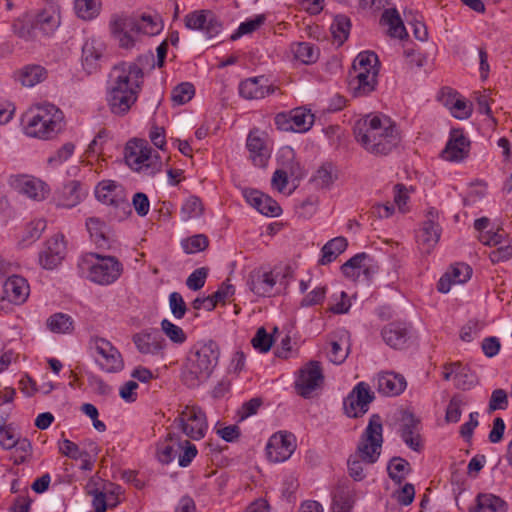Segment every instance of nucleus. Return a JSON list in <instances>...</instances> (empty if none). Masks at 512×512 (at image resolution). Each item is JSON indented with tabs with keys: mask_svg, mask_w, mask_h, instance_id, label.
<instances>
[{
	"mask_svg": "<svg viewBox=\"0 0 512 512\" xmlns=\"http://www.w3.org/2000/svg\"><path fill=\"white\" fill-rule=\"evenodd\" d=\"M253 347L260 352H268L273 344L272 336L267 333L264 327H260L251 341Z\"/></svg>",
	"mask_w": 512,
	"mask_h": 512,
	"instance_id": "59",
	"label": "nucleus"
},
{
	"mask_svg": "<svg viewBox=\"0 0 512 512\" xmlns=\"http://www.w3.org/2000/svg\"><path fill=\"white\" fill-rule=\"evenodd\" d=\"M208 272L209 269L206 267L194 270L186 280L187 287L193 291L200 290L205 285Z\"/></svg>",
	"mask_w": 512,
	"mask_h": 512,
	"instance_id": "60",
	"label": "nucleus"
},
{
	"mask_svg": "<svg viewBox=\"0 0 512 512\" xmlns=\"http://www.w3.org/2000/svg\"><path fill=\"white\" fill-rule=\"evenodd\" d=\"M9 186L20 195L35 201H44L50 194V187L42 179L28 174L11 175Z\"/></svg>",
	"mask_w": 512,
	"mask_h": 512,
	"instance_id": "11",
	"label": "nucleus"
},
{
	"mask_svg": "<svg viewBox=\"0 0 512 512\" xmlns=\"http://www.w3.org/2000/svg\"><path fill=\"white\" fill-rule=\"evenodd\" d=\"M350 19L345 15H337L331 24V33L338 46L342 45L348 38L350 32Z\"/></svg>",
	"mask_w": 512,
	"mask_h": 512,
	"instance_id": "46",
	"label": "nucleus"
},
{
	"mask_svg": "<svg viewBox=\"0 0 512 512\" xmlns=\"http://www.w3.org/2000/svg\"><path fill=\"white\" fill-rule=\"evenodd\" d=\"M438 219V210L430 208L427 211L425 221L416 234V241L422 253L429 254L439 242L441 227Z\"/></svg>",
	"mask_w": 512,
	"mask_h": 512,
	"instance_id": "13",
	"label": "nucleus"
},
{
	"mask_svg": "<svg viewBox=\"0 0 512 512\" xmlns=\"http://www.w3.org/2000/svg\"><path fill=\"white\" fill-rule=\"evenodd\" d=\"M387 471L391 480L400 485L410 473L411 467L407 460L401 457H393L388 463Z\"/></svg>",
	"mask_w": 512,
	"mask_h": 512,
	"instance_id": "45",
	"label": "nucleus"
},
{
	"mask_svg": "<svg viewBox=\"0 0 512 512\" xmlns=\"http://www.w3.org/2000/svg\"><path fill=\"white\" fill-rule=\"evenodd\" d=\"M3 292L10 302L22 304L29 296L30 288L25 278L13 275L4 282Z\"/></svg>",
	"mask_w": 512,
	"mask_h": 512,
	"instance_id": "29",
	"label": "nucleus"
},
{
	"mask_svg": "<svg viewBox=\"0 0 512 512\" xmlns=\"http://www.w3.org/2000/svg\"><path fill=\"white\" fill-rule=\"evenodd\" d=\"M43 8L26 13L17 18L12 25L13 32L24 40H33L37 34H53L61 23L60 6L55 0H44Z\"/></svg>",
	"mask_w": 512,
	"mask_h": 512,
	"instance_id": "3",
	"label": "nucleus"
},
{
	"mask_svg": "<svg viewBox=\"0 0 512 512\" xmlns=\"http://www.w3.org/2000/svg\"><path fill=\"white\" fill-rule=\"evenodd\" d=\"M470 151V140L465 136L462 129H452L449 140L442 152L445 160L460 162L468 157Z\"/></svg>",
	"mask_w": 512,
	"mask_h": 512,
	"instance_id": "22",
	"label": "nucleus"
},
{
	"mask_svg": "<svg viewBox=\"0 0 512 512\" xmlns=\"http://www.w3.org/2000/svg\"><path fill=\"white\" fill-rule=\"evenodd\" d=\"M368 408V406L360 403L354 396L348 395L344 399V411L348 417H360L368 411Z\"/></svg>",
	"mask_w": 512,
	"mask_h": 512,
	"instance_id": "56",
	"label": "nucleus"
},
{
	"mask_svg": "<svg viewBox=\"0 0 512 512\" xmlns=\"http://www.w3.org/2000/svg\"><path fill=\"white\" fill-rule=\"evenodd\" d=\"M133 343L141 354L163 355L167 346L165 339L157 329L143 330L132 337Z\"/></svg>",
	"mask_w": 512,
	"mask_h": 512,
	"instance_id": "20",
	"label": "nucleus"
},
{
	"mask_svg": "<svg viewBox=\"0 0 512 512\" xmlns=\"http://www.w3.org/2000/svg\"><path fill=\"white\" fill-rule=\"evenodd\" d=\"M101 10V0H75V11L83 20L95 18Z\"/></svg>",
	"mask_w": 512,
	"mask_h": 512,
	"instance_id": "48",
	"label": "nucleus"
},
{
	"mask_svg": "<svg viewBox=\"0 0 512 512\" xmlns=\"http://www.w3.org/2000/svg\"><path fill=\"white\" fill-rule=\"evenodd\" d=\"M74 150L75 145L72 142H67L48 158V163L54 166L60 165L73 155Z\"/></svg>",
	"mask_w": 512,
	"mask_h": 512,
	"instance_id": "61",
	"label": "nucleus"
},
{
	"mask_svg": "<svg viewBox=\"0 0 512 512\" xmlns=\"http://www.w3.org/2000/svg\"><path fill=\"white\" fill-rule=\"evenodd\" d=\"M382 430L380 416L372 415L357 447V453L362 461L373 464L378 460L383 443Z\"/></svg>",
	"mask_w": 512,
	"mask_h": 512,
	"instance_id": "9",
	"label": "nucleus"
},
{
	"mask_svg": "<svg viewBox=\"0 0 512 512\" xmlns=\"http://www.w3.org/2000/svg\"><path fill=\"white\" fill-rule=\"evenodd\" d=\"M198 451L194 444L189 440L177 441L178 464L181 467H187L196 457Z\"/></svg>",
	"mask_w": 512,
	"mask_h": 512,
	"instance_id": "50",
	"label": "nucleus"
},
{
	"mask_svg": "<svg viewBox=\"0 0 512 512\" xmlns=\"http://www.w3.org/2000/svg\"><path fill=\"white\" fill-rule=\"evenodd\" d=\"M380 25L388 27L387 33L394 38L403 39L407 32L399 12L395 8L385 9L380 18Z\"/></svg>",
	"mask_w": 512,
	"mask_h": 512,
	"instance_id": "36",
	"label": "nucleus"
},
{
	"mask_svg": "<svg viewBox=\"0 0 512 512\" xmlns=\"http://www.w3.org/2000/svg\"><path fill=\"white\" fill-rule=\"evenodd\" d=\"M83 263L89 265L88 278L100 285L114 283L123 272V265L113 256L90 253L83 258Z\"/></svg>",
	"mask_w": 512,
	"mask_h": 512,
	"instance_id": "8",
	"label": "nucleus"
},
{
	"mask_svg": "<svg viewBox=\"0 0 512 512\" xmlns=\"http://www.w3.org/2000/svg\"><path fill=\"white\" fill-rule=\"evenodd\" d=\"M174 424L187 437L200 440L205 437L208 430L207 417L201 407L186 405L174 420Z\"/></svg>",
	"mask_w": 512,
	"mask_h": 512,
	"instance_id": "10",
	"label": "nucleus"
},
{
	"mask_svg": "<svg viewBox=\"0 0 512 512\" xmlns=\"http://www.w3.org/2000/svg\"><path fill=\"white\" fill-rule=\"evenodd\" d=\"M185 27L189 30H201L208 38L217 36L222 29L220 21L210 10H195L184 17Z\"/></svg>",
	"mask_w": 512,
	"mask_h": 512,
	"instance_id": "16",
	"label": "nucleus"
},
{
	"mask_svg": "<svg viewBox=\"0 0 512 512\" xmlns=\"http://www.w3.org/2000/svg\"><path fill=\"white\" fill-rule=\"evenodd\" d=\"M152 63L153 53L137 58L136 62H121L111 69L106 84V101L114 115H126L137 102L143 82V65Z\"/></svg>",
	"mask_w": 512,
	"mask_h": 512,
	"instance_id": "1",
	"label": "nucleus"
},
{
	"mask_svg": "<svg viewBox=\"0 0 512 512\" xmlns=\"http://www.w3.org/2000/svg\"><path fill=\"white\" fill-rule=\"evenodd\" d=\"M274 91L275 88L268 84L264 76L248 78L239 84V94L247 100L262 99Z\"/></svg>",
	"mask_w": 512,
	"mask_h": 512,
	"instance_id": "24",
	"label": "nucleus"
},
{
	"mask_svg": "<svg viewBox=\"0 0 512 512\" xmlns=\"http://www.w3.org/2000/svg\"><path fill=\"white\" fill-rule=\"evenodd\" d=\"M208 239L203 234L194 235L183 242V249L188 254L203 251L208 247Z\"/></svg>",
	"mask_w": 512,
	"mask_h": 512,
	"instance_id": "57",
	"label": "nucleus"
},
{
	"mask_svg": "<svg viewBox=\"0 0 512 512\" xmlns=\"http://www.w3.org/2000/svg\"><path fill=\"white\" fill-rule=\"evenodd\" d=\"M314 120V114L305 107H297L289 112H280L274 118L278 129L299 133L308 131L312 127Z\"/></svg>",
	"mask_w": 512,
	"mask_h": 512,
	"instance_id": "12",
	"label": "nucleus"
},
{
	"mask_svg": "<svg viewBox=\"0 0 512 512\" xmlns=\"http://www.w3.org/2000/svg\"><path fill=\"white\" fill-rule=\"evenodd\" d=\"M110 30L121 47L130 48L134 45L135 40L131 34L136 31L133 18L113 15L110 21Z\"/></svg>",
	"mask_w": 512,
	"mask_h": 512,
	"instance_id": "25",
	"label": "nucleus"
},
{
	"mask_svg": "<svg viewBox=\"0 0 512 512\" xmlns=\"http://www.w3.org/2000/svg\"><path fill=\"white\" fill-rule=\"evenodd\" d=\"M403 375L395 372H380L377 376V390L385 396H397L406 388Z\"/></svg>",
	"mask_w": 512,
	"mask_h": 512,
	"instance_id": "28",
	"label": "nucleus"
},
{
	"mask_svg": "<svg viewBox=\"0 0 512 512\" xmlns=\"http://www.w3.org/2000/svg\"><path fill=\"white\" fill-rule=\"evenodd\" d=\"M357 142L374 155L389 154L400 142L395 123L387 116L368 114L354 125Z\"/></svg>",
	"mask_w": 512,
	"mask_h": 512,
	"instance_id": "2",
	"label": "nucleus"
},
{
	"mask_svg": "<svg viewBox=\"0 0 512 512\" xmlns=\"http://www.w3.org/2000/svg\"><path fill=\"white\" fill-rule=\"evenodd\" d=\"M15 79L25 87H33L45 80L47 71L40 65L30 64L15 72Z\"/></svg>",
	"mask_w": 512,
	"mask_h": 512,
	"instance_id": "38",
	"label": "nucleus"
},
{
	"mask_svg": "<svg viewBox=\"0 0 512 512\" xmlns=\"http://www.w3.org/2000/svg\"><path fill=\"white\" fill-rule=\"evenodd\" d=\"M45 228L46 221L43 219H36L29 222L23 230L20 243L23 246H27L35 242L41 237Z\"/></svg>",
	"mask_w": 512,
	"mask_h": 512,
	"instance_id": "47",
	"label": "nucleus"
},
{
	"mask_svg": "<svg viewBox=\"0 0 512 512\" xmlns=\"http://www.w3.org/2000/svg\"><path fill=\"white\" fill-rule=\"evenodd\" d=\"M277 283V275L268 267L260 266L253 269L247 278V285L257 296H271Z\"/></svg>",
	"mask_w": 512,
	"mask_h": 512,
	"instance_id": "19",
	"label": "nucleus"
},
{
	"mask_svg": "<svg viewBox=\"0 0 512 512\" xmlns=\"http://www.w3.org/2000/svg\"><path fill=\"white\" fill-rule=\"evenodd\" d=\"M400 436L405 444L414 451H421L423 445L419 434V420L413 415L404 418Z\"/></svg>",
	"mask_w": 512,
	"mask_h": 512,
	"instance_id": "32",
	"label": "nucleus"
},
{
	"mask_svg": "<svg viewBox=\"0 0 512 512\" xmlns=\"http://www.w3.org/2000/svg\"><path fill=\"white\" fill-rule=\"evenodd\" d=\"M338 179V170L331 162L323 163L315 172L312 181L317 187L330 188Z\"/></svg>",
	"mask_w": 512,
	"mask_h": 512,
	"instance_id": "43",
	"label": "nucleus"
},
{
	"mask_svg": "<svg viewBox=\"0 0 512 512\" xmlns=\"http://www.w3.org/2000/svg\"><path fill=\"white\" fill-rule=\"evenodd\" d=\"M180 439L175 438L172 434L157 444L156 457L162 464L171 463L177 456V441Z\"/></svg>",
	"mask_w": 512,
	"mask_h": 512,
	"instance_id": "44",
	"label": "nucleus"
},
{
	"mask_svg": "<svg viewBox=\"0 0 512 512\" xmlns=\"http://www.w3.org/2000/svg\"><path fill=\"white\" fill-rule=\"evenodd\" d=\"M103 44L95 39L87 40L82 47V66L87 74L95 73L103 55Z\"/></svg>",
	"mask_w": 512,
	"mask_h": 512,
	"instance_id": "30",
	"label": "nucleus"
},
{
	"mask_svg": "<svg viewBox=\"0 0 512 512\" xmlns=\"http://www.w3.org/2000/svg\"><path fill=\"white\" fill-rule=\"evenodd\" d=\"M59 451L61 454L74 460L82 459L83 457L88 456L86 452L80 450L77 444L68 439H64L63 441L59 442Z\"/></svg>",
	"mask_w": 512,
	"mask_h": 512,
	"instance_id": "63",
	"label": "nucleus"
},
{
	"mask_svg": "<svg viewBox=\"0 0 512 512\" xmlns=\"http://www.w3.org/2000/svg\"><path fill=\"white\" fill-rule=\"evenodd\" d=\"M379 67V59L374 52L364 51L357 55L349 74V89L354 97L367 96L376 89Z\"/></svg>",
	"mask_w": 512,
	"mask_h": 512,
	"instance_id": "6",
	"label": "nucleus"
},
{
	"mask_svg": "<svg viewBox=\"0 0 512 512\" xmlns=\"http://www.w3.org/2000/svg\"><path fill=\"white\" fill-rule=\"evenodd\" d=\"M246 146L253 164L257 167L266 166L270 157V151L265 138L258 130L249 133Z\"/></svg>",
	"mask_w": 512,
	"mask_h": 512,
	"instance_id": "27",
	"label": "nucleus"
},
{
	"mask_svg": "<svg viewBox=\"0 0 512 512\" xmlns=\"http://www.w3.org/2000/svg\"><path fill=\"white\" fill-rule=\"evenodd\" d=\"M507 503L491 493H479L475 499V505L469 508V512H506Z\"/></svg>",
	"mask_w": 512,
	"mask_h": 512,
	"instance_id": "34",
	"label": "nucleus"
},
{
	"mask_svg": "<svg viewBox=\"0 0 512 512\" xmlns=\"http://www.w3.org/2000/svg\"><path fill=\"white\" fill-rule=\"evenodd\" d=\"M348 246L346 238L339 236L331 239L322 247L320 264L326 265L333 262Z\"/></svg>",
	"mask_w": 512,
	"mask_h": 512,
	"instance_id": "40",
	"label": "nucleus"
},
{
	"mask_svg": "<svg viewBox=\"0 0 512 512\" xmlns=\"http://www.w3.org/2000/svg\"><path fill=\"white\" fill-rule=\"evenodd\" d=\"M202 212L203 206L201 200L198 197L191 196L181 207V218L184 221H188L201 216Z\"/></svg>",
	"mask_w": 512,
	"mask_h": 512,
	"instance_id": "51",
	"label": "nucleus"
},
{
	"mask_svg": "<svg viewBox=\"0 0 512 512\" xmlns=\"http://www.w3.org/2000/svg\"><path fill=\"white\" fill-rule=\"evenodd\" d=\"M323 381L322 368L319 362L311 361L300 370L296 381V389L300 396L309 398L312 392Z\"/></svg>",
	"mask_w": 512,
	"mask_h": 512,
	"instance_id": "21",
	"label": "nucleus"
},
{
	"mask_svg": "<svg viewBox=\"0 0 512 512\" xmlns=\"http://www.w3.org/2000/svg\"><path fill=\"white\" fill-rule=\"evenodd\" d=\"M161 330L162 332L169 338L170 341H172L175 344H183L187 336L183 329L174 323H172L168 319H163L161 321Z\"/></svg>",
	"mask_w": 512,
	"mask_h": 512,
	"instance_id": "52",
	"label": "nucleus"
},
{
	"mask_svg": "<svg viewBox=\"0 0 512 512\" xmlns=\"http://www.w3.org/2000/svg\"><path fill=\"white\" fill-rule=\"evenodd\" d=\"M464 404L465 402L460 395H454L447 406L445 420L449 423H457L460 420L461 407Z\"/></svg>",
	"mask_w": 512,
	"mask_h": 512,
	"instance_id": "55",
	"label": "nucleus"
},
{
	"mask_svg": "<svg viewBox=\"0 0 512 512\" xmlns=\"http://www.w3.org/2000/svg\"><path fill=\"white\" fill-rule=\"evenodd\" d=\"M95 196L103 204L123 211L130 207L124 188L112 180L101 181L95 188Z\"/></svg>",
	"mask_w": 512,
	"mask_h": 512,
	"instance_id": "17",
	"label": "nucleus"
},
{
	"mask_svg": "<svg viewBox=\"0 0 512 512\" xmlns=\"http://www.w3.org/2000/svg\"><path fill=\"white\" fill-rule=\"evenodd\" d=\"M86 227L92 241L98 248H109V240L106 236V225L99 218L91 217L86 221Z\"/></svg>",
	"mask_w": 512,
	"mask_h": 512,
	"instance_id": "42",
	"label": "nucleus"
},
{
	"mask_svg": "<svg viewBox=\"0 0 512 512\" xmlns=\"http://www.w3.org/2000/svg\"><path fill=\"white\" fill-rule=\"evenodd\" d=\"M341 271L345 277L356 281L361 275L365 279H370L378 271V265L372 257L362 252L354 255L341 266Z\"/></svg>",
	"mask_w": 512,
	"mask_h": 512,
	"instance_id": "18",
	"label": "nucleus"
},
{
	"mask_svg": "<svg viewBox=\"0 0 512 512\" xmlns=\"http://www.w3.org/2000/svg\"><path fill=\"white\" fill-rule=\"evenodd\" d=\"M26 135L42 140H49L65 128L63 112L54 104L38 105L28 111L23 119Z\"/></svg>",
	"mask_w": 512,
	"mask_h": 512,
	"instance_id": "4",
	"label": "nucleus"
},
{
	"mask_svg": "<svg viewBox=\"0 0 512 512\" xmlns=\"http://www.w3.org/2000/svg\"><path fill=\"white\" fill-rule=\"evenodd\" d=\"M296 448L295 436L287 432H277L273 434L267 445L266 454L269 461L274 463L288 460Z\"/></svg>",
	"mask_w": 512,
	"mask_h": 512,
	"instance_id": "15",
	"label": "nucleus"
},
{
	"mask_svg": "<svg viewBox=\"0 0 512 512\" xmlns=\"http://www.w3.org/2000/svg\"><path fill=\"white\" fill-rule=\"evenodd\" d=\"M392 496L396 499V501L403 505H410L415 497V488L411 483H406L403 487L395 490Z\"/></svg>",
	"mask_w": 512,
	"mask_h": 512,
	"instance_id": "64",
	"label": "nucleus"
},
{
	"mask_svg": "<svg viewBox=\"0 0 512 512\" xmlns=\"http://www.w3.org/2000/svg\"><path fill=\"white\" fill-rule=\"evenodd\" d=\"M382 338L390 347L400 349L408 340V331L402 323H390L382 329Z\"/></svg>",
	"mask_w": 512,
	"mask_h": 512,
	"instance_id": "37",
	"label": "nucleus"
},
{
	"mask_svg": "<svg viewBox=\"0 0 512 512\" xmlns=\"http://www.w3.org/2000/svg\"><path fill=\"white\" fill-rule=\"evenodd\" d=\"M134 27L136 32L146 35H155L160 29L161 25L155 21L151 16H142L139 20L134 19Z\"/></svg>",
	"mask_w": 512,
	"mask_h": 512,
	"instance_id": "54",
	"label": "nucleus"
},
{
	"mask_svg": "<svg viewBox=\"0 0 512 512\" xmlns=\"http://www.w3.org/2000/svg\"><path fill=\"white\" fill-rule=\"evenodd\" d=\"M169 306L173 316L176 319H182L187 311L186 303L182 295L178 292H172L169 295Z\"/></svg>",
	"mask_w": 512,
	"mask_h": 512,
	"instance_id": "62",
	"label": "nucleus"
},
{
	"mask_svg": "<svg viewBox=\"0 0 512 512\" xmlns=\"http://www.w3.org/2000/svg\"><path fill=\"white\" fill-rule=\"evenodd\" d=\"M489 226L490 219L487 217H481L475 220L474 228L479 232V241L487 246H496L501 244L506 236L505 232L502 229L492 231L491 229H488Z\"/></svg>",
	"mask_w": 512,
	"mask_h": 512,
	"instance_id": "35",
	"label": "nucleus"
},
{
	"mask_svg": "<svg viewBox=\"0 0 512 512\" xmlns=\"http://www.w3.org/2000/svg\"><path fill=\"white\" fill-rule=\"evenodd\" d=\"M354 504H355L354 491L347 487H339L333 495L332 511L333 512H351Z\"/></svg>",
	"mask_w": 512,
	"mask_h": 512,
	"instance_id": "41",
	"label": "nucleus"
},
{
	"mask_svg": "<svg viewBox=\"0 0 512 512\" xmlns=\"http://www.w3.org/2000/svg\"><path fill=\"white\" fill-rule=\"evenodd\" d=\"M66 243L62 234H56L46 242L39 255V263L45 269H54L65 257Z\"/></svg>",
	"mask_w": 512,
	"mask_h": 512,
	"instance_id": "23",
	"label": "nucleus"
},
{
	"mask_svg": "<svg viewBox=\"0 0 512 512\" xmlns=\"http://www.w3.org/2000/svg\"><path fill=\"white\" fill-rule=\"evenodd\" d=\"M219 356L220 350L216 342L209 340L197 343L187 358L183 372L185 384L194 388L206 381L217 366Z\"/></svg>",
	"mask_w": 512,
	"mask_h": 512,
	"instance_id": "5",
	"label": "nucleus"
},
{
	"mask_svg": "<svg viewBox=\"0 0 512 512\" xmlns=\"http://www.w3.org/2000/svg\"><path fill=\"white\" fill-rule=\"evenodd\" d=\"M294 58L305 65L315 63L320 55L319 49L310 42H297L290 46Z\"/></svg>",
	"mask_w": 512,
	"mask_h": 512,
	"instance_id": "39",
	"label": "nucleus"
},
{
	"mask_svg": "<svg viewBox=\"0 0 512 512\" xmlns=\"http://www.w3.org/2000/svg\"><path fill=\"white\" fill-rule=\"evenodd\" d=\"M350 334L345 329L338 330L331 341V349L328 352L329 360L334 364H341L349 354Z\"/></svg>",
	"mask_w": 512,
	"mask_h": 512,
	"instance_id": "33",
	"label": "nucleus"
},
{
	"mask_svg": "<svg viewBox=\"0 0 512 512\" xmlns=\"http://www.w3.org/2000/svg\"><path fill=\"white\" fill-rule=\"evenodd\" d=\"M264 21V15H258L253 19H249L241 23L237 31L234 34H232L231 39L236 40L242 35L254 32L264 23Z\"/></svg>",
	"mask_w": 512,
	"mask_h": 512,
	"instance_id": "58",
	"label": "nucleus"
},
{
	"mask_svg": "<svg viewBox=\"0 0 512 512\" xmlns=\"http://www.w3.org/2000/svg\"><path fill=\"white\" fill-rule=\"evenodd\" d=\"M244 197L252 207L263 215L277 217L282 212L281 207L274 199L258 190H245Z\"/></svg>",
	"mask_w": 512,
	"mask_h": 512,
	"instance_id": "26",
	"label": "nucleus"
},
{
	"mask_svg": "<svg viewBox=\"0 0 512 512\" xmlns=\"http://www.w3.org/2000/svg\"><path fill=\"white\" fill-rule=\"evenodd\" d=\"M91 344L100 356L97 361L102 370L108 373H116L123 369L122 355L110 341L101 337H94Z\"/></svg>",
	"mask_w": 512,
	"mask_h": 512,
	"instance_id": "14",
	"label": "nucleus"
},
{
	"mask_svg": "<svg viewBox=\"0 0 512 512\" xmlns=\"http://www.w3.org/2000/svg\"><path fill=\"white\" fill-rule=\"evenodd\" d=\"M47 327L54 333H69L73 330V320L67 314L56 313L47 319Z\"/></svg>",
	"mask_w": 512,
	"mask_h": 512,
	"instance_id": "49",
	"label": "nucleus"
},
{
	"mask_svg": "<svg viewBox=\"0 0 512 512\" xmlns=\"http://www.w3.org/2000/svg\"><path fill=\"white\" fill-rule=\"evenodd\" d=\"M125 161L127 165L138 172L152 176L162 169L159 153L152 149L143 139H133L125 147Z\"/></svg>",
	"mask_w": 512,
	"mask_h": 512,
	"instance_id": "7",
	"label": "nucleus"
},
{
	"mask_svg": "<svg viewBox=\"0 0 512 512\" xmlns=\"http://www.w3.org/2000/svg\"><path fill=\"white\" fill-rule=\"evenodd\" d=\"M86 195L87 192L79 181H69L60 192L58 205L64 208H73L82 202Z\"/></svg>",
	"mask_w": 512,
	"mask_h": 512,
	"instance_id": "31",
	"label": "nucleus"
},
{
	"mask_svg": "<svg viewBox=\"0 0 512 512\" xmlns=\"http://www.w3.org/2000/svg\"><path fill=\"white\" fill-rule=\"evenodd\" d=\"M195 94L194 86L191 83L184 82L172 90L171 99L177 105H183L189 102Z\"/></svg>",
	"mask_w": 512,
	"mask_h": 512,
	"instance_id": "53",
	"label": "nucleus"
}]
</instances>
